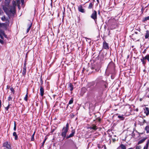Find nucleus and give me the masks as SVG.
Listing matches in <instances>:
<instances>
[{
  "label": "nucleus",
  "mask_w": 149,
  "mask_h": 149,
  "mask_svg": "<svg viewBox=\"0 0 149 149\" xmlns=\"http://www.w3.org/2000/svg\"><path fill=\"white\" fill-rule=\"evenodd\" d=\"M26 61H27V60H25V61H24V67H24V68H26Z\"/></svg>",
  "instance_id": "nucleus-43"
},
{
  "label": "nucleus",
  "mask_w": 149,
  "mask_h": 149,
  "mask_svg": "<svg viewBox=\"0 0 149 149\" xmlns=\"http://www.w3.org/2000/svg\"><path fill=\"white\" fill-rule=\"evenodd\" d=\"M75 130H72L71 131V133L69 135H67L66 136V137L65 138V139H67L69 138L72 137L73 136L75 133Z\"/></svg>",
  "instance_id": "nucleus-8"
},
{
  "label": "nucleus",
  "mask_w": 149,
  "mask_h": 149,
  "mask_svg": "<svg viewBox=\"0 0 149 149\" xmlns=\"http://www.w3.org/2000/svg\"><path fill=\"white\" fill-rule=\"evenodd\" d=\"M147 60L149 62V55L148 54L145 57H143L141 59V61L142 63V64L145 65L146 64V60Z\"/></svg>",
  "instance_id": "nucleus-5"
},
{
  "label": "nucleus",
  "mask_w": 149,
  "mask_h": 149,
  "mask_svg": "<svg viewBox=\"0 0 149 149\" xmlns=\"http://www.w3.org/2000/svg\"><path fill=\"white\" fill-rule=\"evenodd\" d=\"M35 132H36L35 131L34 133H33V134L32 135H33V136H34L35 134Z\"/></svg>",
  "instance_id": "nucleus-63"
},
{
  "label": "nucleus",
  "mask_w": 149,
  "mask_h": 149,
  "mask_svg": "<svg viewBox=\"0 0 149 149\" xmlns=\"http://www.w3.org/2000/svg\"><path fill=\"white\" fill-rule=\"evenodd\" d=\"M149 144V139L147 141L146 145L144 146L143 149H148Z\"/></svg>",
  "instance_id": "nucleus-26"
},
{
  "label": "nucleus",
  "mask_w": 149,
  "mask_h": 149,
  "mask_svg": "<svg viewBox=\"0 0 149 149\" xmlns=\"http://www.w3.org/2000/svg\"><path fill=\"white\" fill-rule=\"evenodd\" d=\"M32 23H30V24H28V28L26 30V33H28L29 31L30 30L32 26Z\"/></svg>",
  "instance_id": "nucleus-23"
},
{
  "label": "nucleus",
  "mask_w": 149,
  "mask_h": 149,
  "mask_svg": "<svg viewBox=\"0 0 149 149\" xmlns=\"http://www.w3.org/2000/svg\"><path fill=\"white\" fill-rule=\"evenodd\" d=\"M138 134H139V136H140L141 134H144V133L142 132V133H140V132H138Z\"/></svg>",
  "instance_id": "nucleus-55"
},
{
  "label": "nucleus",
  "mask_w": 149,
  "mask_h": 149,
  "mask_svg": "<svg viewBox=\"0 0 149 149\" xmlns=\"http://www.w3.org/2000/svg\"><path fill=\"white\" fill-rule=\"evenodd\" d=\"M104 147V149H106V146L104 145H103L102 147V148H103V147Z\"/></svg>",
  "instance_id": "nucleus-58"
},
{
  "label": "nucleus",
  "mask_w": 149,
  "mask_h": 149,
  "mask_svg": "<svg viewBox=\"0 0 149 149\" xmlns=\"http://www.w3.org/2000/svg\"><path fill=\"white\" fill-rule=\"evenodd\" d=\"M1 38L2 39H3V36H1Z\"/></svg>",
  "instance_id": "nucleus-61"
},
{
  "label": "nucleus",
  "mask_w": 149,
  "mask_h": 149,
  "mask_svg": "<svg viewBox=\"0 0 149 149\" xmlns=\"http://www.w3.org/2000/svg\"><path fill=\"white\" fill-rule=\"evenodd\" d=\"M10 2V0H5L4 5L3 6V8L6 13L8 15L9 13V8L10 7L9 4Z\"/></svg>",
  "instance_id": "nucleus-2"
},
{
  "label": "nucleus",
  "mask_w": 149,
  "mask_h": 149,
  "mask_svg": "<svg viewBox=\"0 0 149 149\" xmlns=\"http://www.w3.org/2000/svg\"><path fill=\"white\" fill-rule=\"evenodd\" d=\"M69 129V124L67 123L65 126L63 128L61 132V135L63 138V139H65L67 136V134Z\"/></svg>",
  "instance_id": "nucleus-1"
},
{
  "label": "nucleus",
  "mask_w": 149,
  "mask_h": 149,
  "mask_svg": "<svg viewBox=\"0 0 149 149\" xmlns=\"http://www.w3.org/2000/svg\"><path fill=\"white\" fill-rule=\"evenodd\" d=\"M97 12L95 10H93V13L91 15V17L93 19L95 23L97 21Z\"/></svg>",
  "instance_id": "nucleus-4"
},
{
  "label": "nucleus",
  "mask_w": 149,
  "mask_h": 149,
  "mask_svg": "<svg viewBox=\"0 0 149 149\" xmlns=\"http://www.w3.org/2000/svg\"><path fill=\"white\" fill-rule=\"evenodd\" d=\"M70 116L71 118H73L74 117L75 115L73 113H71L70 115Z\"/></svg>",
  "instance_id": "nucleus-41"
},
{
  "label": "nucleus",
  "mask_w": 149,
  "mask_h": 149,
  "mask_svg": "<svg viewBox=\"0 0 149 149\" xmlns=\"http://www.w3.org/2000/svg\"><path fill=\"white\" fill-rule=\"evenodd\" d=\"M55 129H53V130L51 131V132L50 133H53L55 131Z\"/></svg>",
  "instance_id": "nucleus-56"
},
{
  "label": "nucleus",
  "mask_w": 149,
  "mask_h": 149,
  "mask_svg": "<svg viewBox=\"0 0 149 149\" xmlns=\"http://www.w3.org/2000/svg\"><path fill=\"white\" fill-rule=\"evenodd\" d=\"M68 85V88L69 89L70 91H71V93H72V91L73 90V85L72 83H69L67 84Z\"/></svg>",
  "instance_id": "nucleus-15"
},
{
  "label": "nucleus",
  "mask_w": 149,
  "mask_h": 149,
  "mask_svg": "<svg viewBox=\"0 0 149 149\" xmlns=\"http://www.w3.org/2000/svg\"><path fill=\"white\" fill-rule=\"evenodd\" d=\"M132 37H133V38H132L133 39H134V40L136 39V38H135L134 36V34H132Z\"/></svg>",
  "instance_id": "nucleus-51"
},
{
  "label": "nucleus",
  "mask_w": 149,
  "mask_h": 149,
  "mask_svg": "<svg viewBox=\"0 0 149 149\" xmlns=\"http://www.w3.org/2000/svg\"><path fill=\"white\" fill-rule=\"evenodd\" d=\"M138 32H136V31H135V34H138Z\"/></svg>",
  "instance_id": "nucleus-64"
},
{
  "label": "nucleus",
  "mask_w": 149,
  "mask_h": 149,
  "mask_svg": "<svg viewBox=\"0 0 149 149\" xmlns=\"http://www.w3.org/2000/svg\"><path fill=\"white\" fill-rule=\"evenodd\" d=\"M107 68L108 69L114 70L115 69V65L113 62H110L107 66Z\"/></svg>",
  "instance_id": "nucleus-6"
},
{
  "label": "nucleus",
  "mask_w": 149,
  "mask_h": 149,
  "mask_svg": "<svg viewBox=\"0 0 149 149\" xmlns=\"http://www.w3.org/2000/svg\"><path fill=\"white\" fill-rule=\"evenodd\" d=\"M28 92H27L26 94V95H25V97L24 98V100L26 101V102H27L28 101Z\"/></svg>",
  "instance_id": "nucleus-33"
},
{
  "label": "nucleus",
  "mask_w": 149,
  "mask_h": 149,
  "mask_svg": "<svg viewBox=\"0 0 149 149\" xmlns=\"http://www.w3.org/2000/svg\"><path fill=\"white\" fill-rule=\"evenodd\" d=\"M134 111H136L138 112L139 111V109H138V108H137L136 109H134Z\"/></svg>",
  "instance_id": "nucleus-54"
},
{
  "label": "nucleus",
  "mask_w": 149,
  "mask_h": 149,
  "mask_svg": "<svg viewBox=\"0 0 149 149\" xmlns=\"http://www.w3.org/2000/svg\"><path fill=\"white\" fill-rule=\"evenodd\" d=\"M10 89L11 90V92H13V94H14L15 93V91L14 89L13 88V87L10 88Z\"/></svg>",
  "instance_id": "nucleus-40"
},
{
  "label": "nucleus",
  "mask_w": 149,
  "mask_h": 149,
  "mask_svg": "<svg viewBox=\"0 0 149 149\" xmlns=\"http://www.w3.org/2000/svg\"><path fill=\"white\" fill-rule=\"evenodd\" d=\"M12 100V97L10 95L9 96L8 98V100L9 101H10Z\"/></svg>",
  "instance_id": "nucleus-44"
},
{
  "label": "nucleus",
  "mask_w": 149,
  "mask_h": 149,
  "mask_svg": "<svg viewBox=\"0 0 149 149\" xmlns=\"http://www.w3.org/2000/svg\"><path fill=\"white\" fill-rule=\"evenodd\" d=\"M78 9L79 12L81 13H84L85 12V9L83 8L82 5H80L78 6Z\"/></svg>",
  "instance_id": "nucleus-11"
},
{
  "label": "nucleus",
  "mask_w": 149,
  "mask_h": 149,
  "mask_svg": "<svg viewBox=\"0 0 149 149\" xmlns=\"http://www.w3.org/2000/svg\"><path fill=\"white\" fill-rule=\"evenodd\" d=\"M102 48L103 49H109L108 44L105 40L104 41L103 43Z\"/></svg>",
  "instance_id": "nucleus-10"
},
{
  "label": "nucleus",
  "mask_w": 149,
  "mask_h": 149,
  "mask_svg": "<svg viewBox=\"0 0 149 149\" xmlns=\"http://www.w3.org/2000/svg\"><path fill=\"white\" fill-rule=\"evenodd\" d=\"M96 120H97L99 123H100L101 120V118L100 117H98L97 118H96Z\"/></svg>",
  "instance_id": "nucleus-42"
},
{
  "label": "nucleus",
  "mask_w": 149,
  "mask_h": 149,
  "mask_svg": "<svg viewBox=\"0 0 149 149\" xmlns=\"http://www.w3.org/2000/svg\"><path fill=\"white\" fill-rule=\"evenodd\" d=\"M14 128H13V130L15 131L16 130V122L15 121L14 122Z\"/></svg>",
  "instance_id": "nucleus-39"
},
{
  "label": "nucleus",
  "mask_w": 149,
  "mask_h": 149,
  "mask_svg": "<svg viewBox=\"0 0 149 149\" xmlns=\"http://www.w3.org/2000/svg\"><path fill=\"white\" fill-rule=\"evenodd\" d=\"M146 49H145L144 50V51L143 52V54H145L146 52Z\"/></svg>",
  "instance_id": "nucleus-59"
},
{
  "label": "nucleus",
  "mask_w": 149,
  "mask_h": 149,
  "mask_svg": "<svg viewBox=\"0 0 149 149\" xmlns=\"http://www.w3.org/2000/svg\"><path fill=\"white\" fill-rule=\"evenodd\" d=\"M3 13V10L0 8V15H2Z\"/></svg>",
  "instance_id": "nucleus-48"
},
{
  "label": "nucleus",
  "mask_w": 149,
  "mask_h": 149,
  "mask_svg": "<svg viewBox=\"0 0 149 149\" xmlns=\"http://www.w3.org/2000/svg\"><path fill=\"white\" fill-rule=\"evenodd\" d=\"M9 12L14 15L16 12L15 7L13 6H11L10 10H9Z\"/></svg>",
  "instance_id": "nucleus-12"
},
{
  "label": "nucleus",
  "mask_w": 149,
  "mask_h": 149,
  "mask_svg": "<svg viewBox=\"0 0 149 149\" xmlns=\"http://www.w3.org/2000/svg\"><path fill=\"white\" fill-rule=\"evenodd\" d=\"M74 147H76V145L74 142L72 141V143L69 146V148L70 149Z\"/></svg>",
  "instance_id": "nucleus-21"
},
{
  "label": "nucleus",
  "mask_w": 149,
  "mask_h": 149,
  "mask_svg": "<svg viewBox=\"0 0 149 149\" xmlns=\"http://www.w3.org/2000/svg\"><path fill=\"white\" fill-rule=\"evenodd\" d=\"M118 118L120 120H123L125 119V117H123V115H118Z\"/></svg>",
  "instance_id": "nucleus-27"
},
{
  "label": "nucleus",
  "mask_w": 149,
  "mask_h": 149,
  "mask_svg": "<svg viewBox=\"0 0 149 149\" xmlns=\"http://www.w3.org/2000/svg\"><path fill=\"white\" fill-rule=\"evenodd\" d=\"M10 88V86H7V89H9Z\"/></svg>",
  "instance_id": "nucleus-60"
},
{
  "label": "nucleus",
  "mask_w": 149,
  "mask_h": 149,
  "mask_svg": "<svg viewBox=\"0 0 149 149\" xmlns=\"http://www.w3.org/2000/svg\"><path fill=\"white\" fill-rule=\"evenodd\" d=\"M93 3L92 4V2H91L88 7V8L89 9H91L93 8Z\"/></svg>",
  "instance_id": "nucleus-30"
},
{
  "label": "nucleus",
  "mask_w": 149,
  "mask_h": 149,
  "mask_svg": "<svg viewBox=\"0 0 149 149\" xmlns=\"http://www.w3.org/2000/svg\"><path fill=\"white\" fill-rule=\"evenodd\" d=\"M144 113L146 116H148L149 114V108L147 107H145L144 109Z\"/></svg>",
  "instance_id": "nucleus-18"
},
{
  "label": "nucleus",
  "mask_w": 149,
  "mask_h": 149,
  "mask_svg": "<svg viewBox=\"0 0 149 149\" xmlns=\"http://www.w3.org/2000/svg\"><path fill=\"white\" fill-rule=\"evenodd\" d=\"M101 67V65L99 63H97L92 65L91 69L92 70L95 69L96 72H98Z\"/></svg>",
  "instance_id": "nucleus-3"
},
{
  "label": "nucleus",
  "mask_w": 149,
  "mask_h": 149,
  "mask_svg": "<svg viewBox=\"0 0 149 149\" xmlns=\"http://www.w3.org/2000/svg\"><path fill=\"white\" fill-rule=\"evenodd\" d=\"M96 84H98L99 83L103 85L104 84V82H106L105 81H104L102 80V79H100L99 78H97L96 80Z\"/></svg>",
  "instance_id": "nucleus-16"
},
{
  "label": "nucleus",
  "mask_w": 149,
  "mask_h": 149,
  "mask_svg": "<svg viewBox=\"0 0 149 149\" xmlns=\"http://www.w3.org/2000/svg\"><path fill=\"white\" fill-rule=\"evenodd\" d=\"M3 146L8 149L11 148V146L10 144H9L8 142L6 141L3 144Z\"/></svg>",
  "instance_id": "nucleus-17"
},
{
  "label": "nucleus",
  "mask_w": 149,
  "mask_h": 149,
  "mask_svg": "<svg viewBox=\"0 0 149 149\" xmlns=\"http://www.w3.org/2000/svg\"><path fill=\"white\" fill-rule=\"evenodd\" d=\"M145 130L146 131V133H149V127L148 126H147L145 128Z\"/></svg>",
  "instance_id": "nucleus-32"
},
{
  "label": "nucleus",
  "mask_w": 149,
  "mask_h": 149,
  "mask_svg": "<svg viewBox=\"0 0 149 149\" xmlns=\"http://www.w3.org/2000/svg\"><path fill=\"white\" fill-rule=\"evenodd\" d=\"M34 140V136L33 135H32V137L31 139V141H33Z\"/></svg>",
  "instance_id": "nucleus-49"
},
{
  "label": "nucleus",
  "mask_w": 149,
  "mask_h": 149,
  "mask_svg": "<svg viewBox=\"0 0 149 149\" xmlns=\"http://www.w3.org/2000/svg\"><path fill=\"white\" fill-rule=\"evenodd\" d=\"M40 95L42 97L44 95V89L43 86H40Z\"/></svg>",
  "instance_id": "nucleus-14"
},
{
  "label": "nucleus",
  "mask_w": 149,
  "mask_h": 149,
  "mask_svg": "<svg viewBox=\"0 0 149 149\" xmlns=\"http://www.w3.org/2000/svg\"><path fill=\"white\" fill-rule=\"evenodd\" d=\"M40 81L41 82L40 86H43V81L42 79V75H41L40 78Z\"/></svg>",
  "instance_id": "nucleus-35"
},
{
  "label": "nucleus",
  "mask_w": 149,
  "mask_h": 149,
  "mask_svg": "<svg viewBox=\"0 0 149 149\" xmlns=\"http://www.w3.org/2000/svg\"><path fill=\"white\" fill-rule=\"evenodd\" d=\"M148 20H149V16L143 18L142 20V22H145L146 21Z\"/></svg>",
  "instance_id": "nucleus-29"
},
{
  "label": "nucleus",
  "mask_w": 149,
  "mask_h": 149,
  "mask_svg": "<svg viewBox=\"0 0 149 149\" xmlns=\"http://www.w3.org/2000/svg\"><path fill=\"white\" fill-rule=\"evenodd\" d=\"M0 42L2 44H3L4 43V42L3 40L0 39Z\"/></svg>",
  "instance_id": "nucleus-53"
},
{
  "label": "nucleus",
  "mask_w": 149,
  "mask_h": 149,
  "mask_svg": "<svg viewBox=\"0 0 149 149\" xmlns=\"http://www.w3.org/2000/svg\"><path fill=\"white\" fill-rule=\"evenodd\" d=\"M134 148L131 147L127 149H134ZM116 149H126V147L125 145L122 143Z\"/></svg>",
  "instance_id": "nucleus-9"
},
{
  "label": "nucleus",
  "mask_w": 149,
  "mask_h": 149,
  "mask_svg": "<svg viewBox=\"0 0 149 149\" xmlns=\"http://www.w3.org/2000/svg\"><path fill=\"white\" fill-rule=\"evenodd\" d=\"M47 138H46L44 140V141H43L42 143V145H41V147H44V144H45V142L46 140L47 139Z\"/></svg>",
  "instance_id": "nucleus-37"
},
{
  "label": "nucleus",
  "mask_w": 149,
  "mask_h": 149,
  "mask_svg": "<svg viewBox=\"0 0 149 149\" xmlns=\"http://www.w3.org/2000/svg\"><path fill=\"white\" fill-rule=\"evenodd\" d=\"M88 128L90 129L91 130L92 129L94 131H95L98 129V127L96 125L93 124L88 127Z\"/></svg>",
  "instance_id": "nucleus-13"
},
{
  "label": "nucleus",
  "mask_w": 149,
  "mask_h": 149,
  "mask_svg": "<svg viewBox=\"0 0 149 149\" xmlns=\"http://www.w3.org/2000/svg\"><path fill=\"white\" fill-rule=\"evenodd\" d=\"M141 146H137L136 147L135 149H141Z\"/></svg>",
  "instance_id": "nucleus-47"
},
{
  "label": "nucleus",
  "mask_w": 149,
  "mask_h": 149,
  "mask_svg": "<svg viewBox=\"0 0 149 149\" xmlns=\"http://www.w3.org/2000/svg\"><path fill=\"white\" fill-rule=\"evenodd\" d=\"M147 139V137H146L139 140L137 143L138 145H139L143 143Z\"/></svg>",
  "instance_id": "nucleus-19"
},
{
  "label": "nucleus",
  "mask_w": 149,
  "mask_h": 149,
  "mask_svg": "<svg viewBox=\"0 0 149 149\" xmlns=\"http://www.w3.org/2000/svg\"><path fill=\"white\" fill-rule=\"evenodd\" d=\"M1 19L3 21H5L6 20V17L5 16H4L2 17L1 18Z\"/></svg>",
  "instance_id": "nucleus-45"
},
{
  "label": "nucleus",
  "mask_w": 149,
  "mask_h": 149,
  "mask_svg": "<svg viewBox=\"0 0 149 149\" xmlns=\"http://www.w3.org/2000/svg\"><path fill=\"white\" fill-rule=\"evenodd\" d=\"M104 84H103L104 87L105 88H107L108 85V83L107 82H104Z\"/></svg>",
  "instance_id": "nucleus-36"
},
{
  "label": "nucleus",
  "mask_w": 149,
  "mask_h": 149,
  "mask_svg": "<svg viewBox=\"0 0 149 149\" xmlns=\"http://www.w3.org/2000/svg\"><path fill=\"white\" fill-rule=\"evenodd\" d=\"M97 1V4H98L99 3V0H96Z\"/></svg>",
  "instance_id": "nucleus-62"
},
{
  "label": "nucleus",
  "mask_w": 149,
  "mask_h": 149,
  "mask_svg": "<svg viewBox=\"0 0 149 149\" xmlns=\"http://www.w3.org/2000/svg\"><path fill=\"white\" fill-rule=\"evenodd\" d=\"M87 90V89L86 88L84 87H83L81 90V91L84 93H85L86 91Z\"/></svg>",
  "instance_id": "nucleus-34"
},
{
  "label": "nucleus",
  "mask_w": 149,
  "mask_h": 149,
  "mask_svg": "<svg viewBox=\"0 0 149 149\" xmlns=\"http://www.w3.org/2000/svg\"><path fill=\"white\" fill-rule=\"evenodd\" d=\"M144 10H145V8L143 7H142L141 8V10L142 13H143Z\"/></svg>",
  "instance_id": "nucleus-50"
},
{
  "label": "nucleus",
  "mask_w": 149,
  "mask_h": 149,
  "mask_svg": "<svg viewBox=\"0 0 149 149\" xmlns=\"http://www.w3.org/2000/svg\"><path fill=\"white\" fill-rule=\"evenodd\" d=\"M32 23H30V24H28V28L26 30V33H28L29 31L30 30L32 26Z\"/></svg>",
  "instance_id": "nucleus-22"
},
{
  "label": "nucleus",
  "mask_w": 149,
  "mask_h": 149,
  "mask_svg": "<svg viewBox=\"0 0 149 149\" xmlns=\"http://www.w3.org/2000/svg\"><path fill=\"white\" fill-rule=\"evenodd\" d=\"M123 109L125 111L129 113L131 111V108L130 105L127 104L124 106Z\"/></svg>",
  "instance_id": "nucleus-7"
},
{
  "label": "nucleus",
  "mask_w": 149,
  "mask_h": 149,
  "mask_svg": "<svg viewBox=\"0 0 149 149\" xmlns=\"http://www.w3.org/2000/svg\"><path fill=\"white\" fill-rule=\"evenodd\" d=\"M95 84V82L94 81H93L91 82H90L88 83V85L89 87L90 88L91 87L93 86Z\"/></svg>",
  "instance_id": "nucleus-25"
},
{
  "label": "nucleus",
  "mask_w": 149,
  "mask_h": 149,
  "mask_svg": "<svg viewBox=\"0 0 149 149\" xmlns=\"http://www.w3.org/2000/svg\"><path fill=\"white\" fill-rule=\"evenodd\" d=\"M13 136H15V139L17 140L18 139V136L15 132H13Z\"/></svg>",
  "instance_id": "nucleus-28"
},
{
  "label": "nucleus",
  "mask_w": 149,
  "mask_h": 149,
  "mask_svg": "<svg viewBox=\"0 0 149 149\" xmlns=\"http://www.w3.org/2000/svg\"><path fill=\"white\" fill-rule=\"evenodd\" d=\"M136 129L135 128L134 129L133 131L132 132V134H133V135H134V136H135V134H134V131Z\"/></svg>",
  "instance_id": "nucleus-52"
},
{
  "label": "nucleus",
  "mask_w": 149,
  "mask_h": 149,
  "mask_svg": "<svg viewBox=\"0 0 149 149\" xmlns=\"http://www.w3.org/2000/svg\"><path fill=\"white\" fill-rule=\"evenodd\" d=\"M98 147L99 149H100L101 148V146L99 145H98Z\"/></svg>",
  "instance_id": "nucleus-57"
},
{
  "label": "nucleus",
  "mask_w": 149,
  "mask_h": 149,
  "mask_svg": "<svg viewBox=\"0 0 149 149\" xmlns=\"http://www.w3.org/2000/svg\"><path fill=\"white\" fill-rule=\"evenodd\" d=\"M114 136L115 137V138H113L112 139L113 142V143L115 142L116 141L118 140L117 137L116 136V135H114Z\"/></svg>",
  "instance_id": "nucleus-31"
},
{
  "label": "nucleus",
  "mask_w": 149,
  "mask_h": 149,
  "mask_svg": "<svg viewBox=\"0 0 149 149\" xmlns=\"http://www.w3.org/2000/svg\"><path fill=\"white\" fill-rule=\"evenodd\" d=\"M149 37V31L147 30L146 31V33L145 34V39H147Z\"/></svg>",
  "instance_id": "nucleus-24"
},
{
  "label": "nucleus",
  "mask_w": 149,
  "mask_h": 149,
  "mask_svg": "<svg viewBox=\"0 0 149 149\" xmlns=\"http://www.w3.org/2000/svg\"><path fill=\"white\" fill-rule=\"evenodd\" d=\"M73 102V100L72 98H71L68 104H72Z\"/></svg>",
  "instance_id": "nucleus-38"
},
{
  "label": "nucleus",
  "mask_w": 149,
  "mask_h": 149,
  "mask_svg": "<svg viewBox=\"0 0 149 149\" xmlns=\"http://www.w3.org/2000/svg\"><path fill=\"white\" fill-rule=\"evenodd\" d=\"M26 68L23 67V70L22 72V74L23 76L25 77L26 75Z\"/></svg>",
  "instance_id": "nucleus-20"
},
{
  "label": "nucleus",
  "mask_w": 149,
  "mask_h": 149,
  "mask_svg": "<svg viewBox=\"0 0 149 149\" xmlns=\"http://www.w3.org/2000/svg\"><path fill=\"white\" fill-rule=\"evenodd\" d=\"M10 105L9 104L8 105V106L5 108V109L6 110H7V111L8 110L9 108V107H10Z\"/></svg>",
  "instance_id": "nucleus-46"
}]
</instances>
